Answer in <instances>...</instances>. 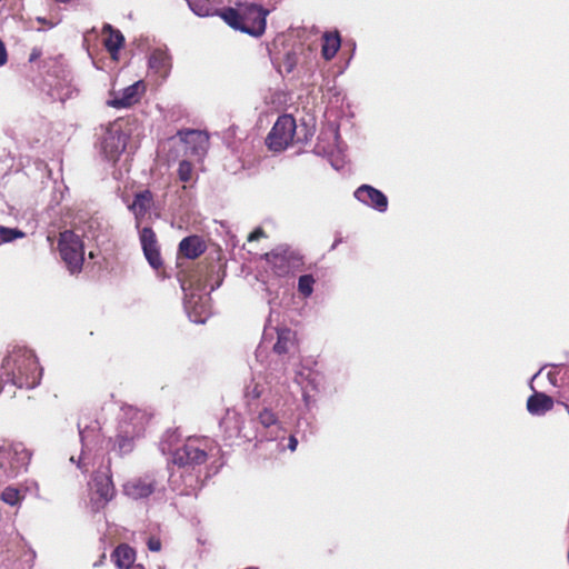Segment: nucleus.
Segmentation results:
<instances>
[{
  "mask_svg": "<svg viewBox=\"0 0 569 569\" xmlns=\"http://www.w3.org/2000/svg\"><path fill=\"white\" fill-rule=\"evenodd\" d=\"M159 449L163 455H170L171 463L181 470L180 477L183 479L184 488L173 486L172 489L180 495H189V490L199 485L202 465L209 457L216 455L217 446L207 437H190L183 443H178L177 432L168 430L160 440Z\"/></svg>",
  "mask_w": 569,
  "mask_h": 569,
  "instance_id": "obj_1",
  "label": "nucleus"
},
{
  "mask_svg": "<svg viewBox=\"0 0 569 569\" xmlns=\"http://www.w3.org/2000/svg\"><path fill=\"white\" fill-rule=\"evenodd\" d=\"M223 277L212 266L210 274L198 271L189 278H179L180 287L184 293L183 306L190 321L204 323L210 315V293L222 283Z\"/></svg>",
  "mask_w": 569,
  "mask_h": 569,
  "instance_id": "obj_2",
  "label": "nucleus"
},
{
  "mask_svg": "<svg viewBox=\"0 0 569 569\" xmlns=\"http://www.w3.org/2000/svg\"><path fill=\"white\" fill-rule=\"evenodd\" d=\"M42 369L32 350L14 346L8 350L0 366V386L11 383L18 388L33 389L40 385Z\"/></svg>",
  "mask_w": 569,
  "mask_h": 569,
  "instance_id": "obj_3",
  "label": "nucleus"
},
{
  "mask_svg": "<svg viewBox=\"0 0 569 569\" xmlns=\"http://www.w3.org/2000/svg\"><path fill=\"white\" fill-rule=\"evenodd\" d=\"M153 203V194L150 190L146 189L134 194L132 203L129 209L133 212L136 218V227L139 230V240L142 248L143 256L149 266L159 271L163 266V260L160 253V246L156 232L151 227L140 228V220L148 213Z\"/></svg>",
  "mask_w": 569,
  "mask_h": 569,
  "instance_id": "obj_4",
  "label": "nucleus"
},
{
  "mask_svg": "<svg viewBox=\"0 0 569 569\" xmlns=\"http://www.w3.org/2000/svg\"><path fill=\"white\" fill-rule=\"evenodd\" d=\"M269 11L250 2H237L236 7L221 9L220 17L232 29L252 37H260L266 31Z\"/></svg>",
  "mask_w": 569,
  "mask_h": 569,
  "instance_id": "obj_5",
  "label": "nucleus"
},
{
  "mask_svg": "<svg viewBox=\"0 0 569 569\" xmlns=\"http://www.w3.org/2000/svg\"><path fill=\"white\" fill-rule=\"evenodd\" d=\"M277 341L272 347V359L269 366L271 379H280L288 372V365H296L297 338L296 332L289 328H276Z\"/></svg>",
  "mask_w": 569,
  "mask_h": 569,
  "instance_id": "obj_6",
  "label": "nucleus"
},
{
  "mask_svg": "<svg viewBox=\"0 0 569 569\" xmlns=\"http://www.w3.org/2000/svg\"><path fill=\"white\" fill-rule=\"evenodd\" d=\"M250 429L246 430V441H278L284 440L287 430L278 415L270 408L263 407L249 420Z\"/></svg>",
  "mask_w": 569,
  "mask_h": 569,
  "instance_id": "obj_7",
  "label": "nucleus"
},
{
  "mask_svg": "<svg viewBox=\"0 0 569 569\" xmlns=\"http://www.w3.org/2000/svg\"><path fill=\"white\" fill-rule=\"evenodd\" d=\"M144 429L146 416L143 412L134 408L123 410L113 449L121 456L132 452L134 440L143 435Z\"/></svg>",
  "mask_w": 569,
  "mask_h": 569,
  "instance_id": "obj_8",
  "label": "nucleus"
},
{
  "mask_svg": "<svg viewBox=\"0 0 569 569\" xmlns=\"http://www.w3.org/2000/svg\"><path fill=\"white\" fill-rule=\"evenodd\" d=\"M166 473L161 470H151L134 476L123 483V493L132 500H143L151 496L159 499L164 497Z\"/></svg>",
  "mask_w": 569,
  "mask_h": 569,
  "instance_id": "obj_9",
  "label": "nucleus"
},
{
  "mask_svg": "<svg viewBox=\"0 0 569 569\" xmlns=\"http://www.w3.org/2000/svg\"><path fill=\"white\" fill-rule=\"evenodd\" d=\"M46 67L48 68V78L46 80L49 87L48 94L52 100L66 102L78 93L77 88L72 84L71 72L63 63L61 57L50 58L46 62Z\"/></svg>",
  "mask_w": 569,
  "mask_h": 569,
  "instance_id": "obj_10",
  "label": "nucleus"
},
{
  "mask_svg": "<svg viewBox=\"0 0 569 569\" xmlns=\"http://www.w3.org/2000/svg\"><path fill=\"white\" fill-rule=\"evenodd\" d=\"M31 452L21 442L0 443V483L27 471Z\"/></svg>",
  "mask_w": 569,
  "mask_h": 569,
  "instance_id": "obj_11",
  "label": "nucleus"
},
{
  "mask_svg": "<svg viewBox=\"0 0 569 569\" xmlns=\"http://www.w3.org/2000/svg\"><path fill=\"white\" fill-rule=\"evenodd\" d=\"M58 248L70 273L80 272L84 261V249L80 237L72 230H66L60 233Z\"/></svg>",
  "mask_w": 569,
  "mask_h": 569,
  "instance_id": "obj_12",
  "label": "nucleus"
},
{
  "mask_svg": "<svg viewBox=\"0 0 569 569\" xmlns=\"http://www.w3.org/2000/svg\"><path fill=\"white\" fill-rule=\"evenodd\" d=\"M296 130L297 124L292 116H280L268 133L266 144L272 151H282L293 141Z\"/></svg>",
  "mask_w": 569,
  "mask_h": 569,
  "instance_id": "obj_13",
  "label": "nucleus"
},
{
  "mask_svg": "<svg viewBox=\"0 0 569 569\" xmlns=\"http://www.w3.org/2000/svg\"><path fill=\"white\" fill-rule=\"evenodd\" d=\"M129 136L122 130L119 122L110 123L102 136L100 148L104 158L110 162H117L127 147Z\"/></svg>",
  "mask_w": 569,
  "mask_h": 569,
  "instance_id": "obj_14",
  "label": "nucleus"
},
{
  "mask_svg": "<svg viewBox=\"0 0 569 569\" xmlns=\"http://www.w3.org/2000/svg\"><path fill=\"white\" fill-rule=\"evenodd\" d=\"M79 436L81 441V455L78 460L74 459L73 456L70 457V461L76 463L78 469L82 472L88 471L87 463V453L101 441V431L98 421H93L90 425H86L82 427V423H78Z\"/></svg>",
  "mask_w": 569,
  "mask_h": 569,
  "instance_id": "obj_15",
  "label": "nucleus"
},
{
  "mask_svg": "<svg viewBox=\"0 0 569 569\" xmlns=\"http://www.w3.org/2000/svg\"><path fill=\"white\" fill-rule=\"evenodd\" d=\"M266 260L279 277L289 274L299 263L298 256L287 246H279L266 253Z\"/></svg>",
  "mask_w": 569,
  "mask_h": 569,
  "instance_id": "obj_16",
  "label": "nucleus"
},
{
  "mask_svg": "<svg viewBox=\"0 0 569 569\" xmlns=\"http://www.w3.org/2000/svg\"><path fill=\"white\" fill-rule=\"evenodd\" d=\"M353 197L363 206L385 213L388 210V197L370 184H361L353 191Z\"/></svg>",
  "mask_w": 569,
  "mask_h": 569,
  "instance_id": "obj_17",
  "label": "nucleus"
},
{
  "mask_svg": "<svg viewBox=\"0 0 569 569\" xmlns=\"http://www.w3.org/2000/svg\"><path fill=\"white\" fill-rule=\"evenodd\" d=\"M144 90L143 81L139 80L122 90L113 92L108 100V106L117 109L129 108L140 101Z\"/></svg>",
  "mask_w": 569,
  "mask_h": 569,
  "instance_id": "obj_18",
  "label": "nucleus"
},
{
  "mask_svg": "<svg viewBox=\"0 0 569 569\" xmlns=\"http://www.w3.org/2000/svg\"><path fill=\"white\" fill-rule=\"evenodd\" d=\"M220 428L223 430L226 438L232 440L234 438H243L246 430L250 429L249 421L246 423L241 415L233 410L228 409L224 417L220 420Z\"/></svg>",
  "mask_w": 569,
  "mask_h": 569,
  "instance_id": "obj_19",
  "label": "nucleus"
},
{
  "mask_svg": "<svg viewBox=\"0 0 569 569\" xmlns=\"http://www.w3.org/2000/svg\"><path fill=\"white\" fill-rule=\"evenodd\" d=\"M556 366L557 365L553 363L545 365L542 368H540V370L537 373L532 376L531 381H533L545 368ZM530 389L533 390V395H531L527 400V410L532 416H542L546 412L550 411L553 407V399L543 392L536 391L532 382H530Z\"/></svg>",
  "mask_w": 569,
  "mask_h": 569,
  "instance_id": "obj_20",
  "label": "nucleus"
},
{
  "mask_svg": "<svg viewBox=\"0 0 569 569\" xmlns=\"http://www.w3.org/2000/svg\"><path fill=\"white\" fill-rule=\"evenodd\" d=\"M111 558L119 569H144L141 565H134L136 551L127 543L119 545L113 550Z\"/></svg>",
  "mask_w": 569,
  "mask_h": 569,
  "instance_id": "obj_21",
  "label": "nucleus"
},
{
  "mask_svg": "<svg viewBox=\"0 0 569 569\" xmlns=\"http://www.w3.org/2000/svg\"><path fill=\"white\" fill-rule=\"evenodd\" d=\"M179 253L188 259H197L207 249L206 242L200 236L192 234L183 238L179 243Z\"/></svg>",
  "mask_w": 569,
  "mask_h": 569,
  "instance_id": "obj_22",
  "label": "nucleus"
},
{
  "mask_svg": "<svg viewBox=\"0 0 569 569\" xmlns=\"http://www.w3.org/2000/svg\"><path fill=\"white\" fill-rule=\"evenodd\" d=\"M181 141L187 144L193 143L192 153L200 156L204 153L208 144V137L200 130L183 129L178 131Z\"/></svg>",
  "mask_w": 569,
  "mask_h": 569,
  "instance_id": "obj_23",
  "label": "nucleus"
},
{
  "mask_svg": "<svg viewBox=\"0 0 569 569\" xmlns=\"http://www.w3.org/2000/svg\"><path fill=\"white\" fill-rule=\"evenodd\" d=\"M102 33L107 34L103 40V44L107 51L113 59H117L119 50L124 43V37L120 30L114 29L110 23H104L102 27Z\"/></svg>",
  "mask_w": 569,
  "mask_h": 569,
  "instance_id": "obj_24",
  "label": "nucleus"
},
{
  "mask_svg": "<svg viewBox=\"0 0 569 569\" xmlns=\"http://www.w3.org/2000/svg\"><path fill=\"white\" fill-rule=\"evenodd\" d=\"M92 482L93 492L100 498L102 505H106L113 498L114 487L110 476L99 472L94 475Z\"/></svg>",
  "mask_w": 569,
  "mask_h": 569,
  "instance_id": "obj_25",
  "label": "nucleus"
},
{
  "mask_svg": "<svg viewBox=\"0 0 569 569\" xmlns=\"http://www.w3.org/2000/svg\"><path fill=\"white\" fill-rule=\"evenodd\" d=\"M189 9L198 17H213L221 13V9L214 7L213 0H186Z\"/></svg>",
  "mask_w": 569,
  "mask_h": 569,
  "instance_id": "obj_26",
  "label": "nucleus"
},
{
  "mask_svg": "<svg viewBox=\"0 0 569 569\" xmlns=\"http://www.w3.org/2000/svg\"><path fill=\"white\" fill-rule=\"evenodd\" d=\"M341 46V39L338 32L325 33L321 53L325 60H331Z\"/></svg>",
  "mask_w": 569,
  "mask_h": 569,
  "instance_id": "obj_27",
  "label": "nucleus"
},
{
  "mask_svg": "<svg viewBox=\"0 0 569 569\" xmlns=\"http://www.w3.org/2000/svg\"><path fill=\"white\" fill-rule=\"evenodd\" d=\"M149 68L158 73H167L170 68L169 54L160 49L152 51L149 57Z\"/></svg>",
  "mask_w": 569,
  "mask_h": 569,
  "instance_id": "obj_28",
  "label": "nucleus"
},
{
  "mask_svg": "<svg viewBox=\"0 0 569 569\" xmlns=\"http://www.w3.org/2000/svg\"><path fill=\"white\" fill-rule=\"evenodd\" d=\"M0 498L4 503L14 507L21 503L24 499V495H22L18 488L8 486L2 490Z\"/></svg>",
  "mask_w": 569,
  "mask_h": 569,
  "instance_id": "obj_29",
  "label": "nucleus"
},
{
  "mask_svg": "<svg viewBox=\"0 0 569 569\" xmlns=\"http://www.w3.org/2000/svg\"><path fill=\"white\" fill-rule=\"evenodd\" d=\"M316 280L312 274H302L298 279V291L305 298H308L313 292V284Z\"/></svg>",
  "mask_w": 569,
  "mask_h": 569,
  "instance_id": "obj_30",
  "label": "nucleus"
},
{
  "mask_svg": "<svg viewBox=\"0 0 569 569\" xmlns=\"http://www.w3.org/2000/svg\"><path fill=\"white\" fill-rule=\"evenodd\" d=\"M26 233L18 228L0 226V244L23 238Z\"/></svg>",
  "mask_w": 569,
  "mask_h": 569,
  "instance_id": "obj_31",
  "label": "nucleus"
},
{
  "mask_svg": "<svg viewBox=\"0 0 569 569\" xmlns=\"http://www.w3.org/2000/svg\"><path fill=\"white\" fill-rule=\"evenodd\" d=\"M178 178L180 181L188 183L193 179V164L188 160H181L178 166Z\"/></svg>",
  "mask_w": 569,
  "mask_h": 569,
  "instance_id": "obj_32",
  "label": "nucleus"
},
{
  "mask_svg": "<svg viewBox=\"0 0 569 569\" xmlns=\"http://www.w3.org/2000/svg\"><path fill=\"white\" fill-rule=\"evenodd\" d=\"M267 387L264 383L253 379L250 385L246 387V397L250 399H258L266 392Z\"/></svg>",
  "mask_w": 569,
  "mask_h": 569,
  "instance_id": "obj_33",
  "label": "nucleus"
},
{
  "mask_svg": "<svg viewBox=\"0 0 569 569\" xmlns=\"http://www.w3.org/2000/svg\"><path fill=\"white\" fill-rule=\"evenodd\" d=\"M316 373H313L312 371L308 370L307 373L305 372H297L296 373V377H295V380L299 383V385H303L305 382L307 385H310L312 387V389H316Z\"/></svg>",
  "mask_w": 569,
  "mask_h": 569,
  "instance_id": "obj_34",
  "label": "nucleus"
},
{
  "mask_svg": "<svg viewBox=\"0 0 569 569\" xmlns=\"http://www.w3.org/2000/svg\"><path fill=\"white\" fill-rule=\"evenodd\" d=\"M297 63H298V57H297L296 52L289 51L284 56V59L281 63V68H283L287 73H290L295 69Z\"/></svg>",
  "mask_w": 569,
  "mask_h": 569,
  "instance_id": "obj_35",
  "label": "nucleus"
},
{
  "mask_svg": "<svg viewBox=\"0 0 569 569\" xmlns=\"http://www.w3.org/2000/svg\"><path fill=\"white\" fill-rule=\"evenodd\" d=\"M148 549L150 551L157 552L161 550V541L157 537H149L147 541Z\"/></svg>",
  "mask_w": 569,
  "mask_h": 569,
  "instance_id": "obj_36",
  "label": "nucleus"
},
{
  "mask_svg": "<svg viewBox=\"0 0 569 569\" xmlns=\"http://www.w3.org/2000/svg\"><path fill=\"white\" fill-rule=\"evenodd\" d=\"M98 224H99V222H98V220H97V219H93V218H92V219H90V220L88 221V230H84L83 232H84L88 237H91L92 239L98 238V234H97L94 231H92V229L94 228V226H98Z\"/></svg>",
  "mask_w": 569,
  "mask_h": 569,
  "instance_id": "obj_37",
  "label": "nucleus"
},
{
  "mask_svg": "<svg viewBox=\"0 0 569 569\" xmlns=\"http://www.w3.org/2000/svg\"><path fill=\"white\" fill-rule=\"evenodd\" d=\"M264 236H266V234H264V231H263L261 228H258V229L253 230V231L249 234L248 240H249V241H256V240H258V239H260V238H262V237H264Z\"/></svg>",
  "mask_w": 569,
  "mask_h": 569,
  "instance_id": "obj_38",
  "label": "nucleus"
},
{
  "mask_svg": "<svg viewBox=\"0 0 569 569\" xmlns=\"http://www.w3.org/2000/svg\"><path fill=\"white\" fill-rule=\"evenodd\" d=\"M8 60L7 49L4 43L0 40V67L3 66Z\"/></svg>",
  "mask_w": 569,
  "mask_h": 569,
  "instance_id": "obj_39",
  "label": "nucleus"
},
{
  "mask_svg": "<svg viewBox=\"0 0 569 569\" xmlns=\"http://www.w3.org/2000/svg\"><path fill=\"white\" fill-rule=\"evenodd\" d=\"M42 54V51L40 48L34 47L29 56V62L37 61Z\"/></svg>",
  "mask_w": 569,
  "mask_h": 569,
  "instance_id": "obj_40",
  "label": "nucleus"
},
{
  "mask_svg": "<svg viewBox=\"0 0 569 569\" xmlns=\"http://www.w3.org/2000/svg\"><path fill=\"white\" fill-rule=\"evenodd\" d=\"M297 446H298V440L297 438L293 436V435H290L289 438H288V445H287V448L290 450V451H295L297 449Z\"/></svg>",
  "mask_w": 569,
  "mask_h": 569,
  "instance_id": "obj_41",
  "label": "nucleus"
},
{
  "mask_svg": "<svg viewBox=\"0 0 569 569\" xmlns=\"http://www.w3.org/2000/svg\"><path fill=\"white\" fill-rule=\"evenodd\" d=\"M547 378L549 380V382L553 386V387H558V372L556 371H549L547 373Z\"/></svg>",
  "mask_w": 569,
  "mask_h": 569,
  "instance_id": "obj_42",
  "label": "nucleus"
},
{
  "mask_svg": "<svg viewBox=\"0 0 569 569\" xmlns=\"http://www.w3.org/2000/svg\"><path fill=\"white\" fill-rule=\"evenodd\" d=\"M340 242H341V239H337V240H335V242H333V243H332V246H331V249H332V250H333V249H336V248H337V246H338Z\"/></svg>",
  "mask_w": 569,
  "mask_h": 569,
  "instance_id": "obj_43",
  "label": "nucleus"
},
{
  "mask_svg": "<svg viewBox=\"0 0 569 569\" xmlns=\"http://www.w3.org/2000/svg\"><path fill=\"white\" fill-rule=\"evenodd\" d=\"M56 1H57V2H59V3H69V2H71L72 0H56Z\"/></svg>",
  "mask_w": 569,
  "mask_h": 569,
  "instance_id": "obj_44",
  "label": "nucleus"
},
{
  "mask_svg": "<svg viewBox=\"0 0 569 569\" xmlns=\"http://www.w3.org/2000/svg\"><path fill=\"white\" fill-rule=\"evenodd\" d=\"M338 136H339V134H338V131H337V130H335V131H333L335 142L338 140Z\"/></svg>",
  "mask_w": 569,
  "mask_h": 569,
  "instance_id": "obj_45",
  "label": "nucleus"
},
{
  "mask_svg": "<svg viewBox=\"0 0 569 569\" xmlns=\"http://www.w3.org/2000/svg\"><path fill=\"white\" fill-rule=\"evenodd\" d=\"M173 477H174V471H172V472L170 473V477H169V479H168V480H169V481H171V482H173V480H172V478H173Z\"/></svg>",
  "mask_w": 569,
  "mask_h": 569,
  "instance_id": "obj_46",
  "label": "nucleus"
},
{
  "mask_svg": "<svg viewBox=\"0 0 569 569\" xmlns=\"http://www.w3.org/2000/svg\"><path fill=\"white\" fill-rule=\"evenodd\" d=\"M38 21L41 22V23H44L46 19L44 18H38Z\"/></svg>",
  "mask_w": 569,
  "mask_h": 569,
  "instance_id": "obj_47",
  "label": "nucleus"
}]
</instances>
